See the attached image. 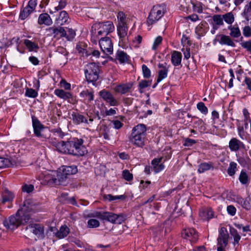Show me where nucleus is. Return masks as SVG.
Returning <instances> with one entry per match:
<instances>
[{
	"mask_svg": "<svg viewBox=\"0 0 251 251\" xmlns=\"http://www.w3.org/2000/svg\"><path fill=\"white\" fill-rule=\"evenodd\" d=\"M32 209L29 200L24 201L22 207L15 214L11 215L3 221V226L7 230H13L20 225H24L29 222L30 216L29 212Z\"/></svg>",
	"mask_w": 251,
	"mask_h": 251,
	"instance_id": "1",
	"label": "nucleus"
},
{
	"mask_svg": "<svg viewBox=\"0 0 251 251\" xmlns=\"http://www.w3.org/2000/svg\"><path fill=\"white\" fill-rule=\"evenodd\" d=\"M114 26L111 21L96 23L91 29V41L97 44L101 36H105L114 30Z\"/></svg>",
	"mask_w": 251,
	"mask_h": 251,
	"instance_id": "2",
	"label": "nucleus"
},
{
	"mask_svg": "<svg viewBox=\"0 0 251 251\" xmlns=\"http://www.w3.org/2000/svg\"><path fill=\"white\" fill-rule=\"evenodd\" d=\"M147 128L145 125L140 124L134 126L131 131L129 139L130 143L137 147L142 148L145 145Z\"/></svg>",
	"mask_w": 251,
	"mask_h": 251,
	"instance_id": "3",
	"label": "nucleus"
},
{
	"mask_svg": "<svg viewBox=\"0 0 251 251\" xmlns=\"http://www.w3.org/2000/svg\"><path fill=\"white\" fill-rule=\"evenodd\" d=\"M41 183L43 185H52L60 184L61 180L60 175L57 171L46 170L40 176Z\"/></svg>",
	"mask_w": 251,
	"mask_h": 251,
	"instance_id": "4",
	"label": "nucleus"
},
{
	"mask_svg": "<svg viewBox=\"0 0 251 251\" xmlns=\"http://www.w3.org/2000/svg\"><path fill=\"white\" fill-rule=\"evenodd\" d=\"M96 216L102 220L116 224H121L126 219V215L123 214H116L109 212H97Z\"/></svg>",
	"mask_w": 251,
	"mask_h": 251,
	"instance_id": "5",
	"label": "nucleus"
},
{
	"mask_svg": "<svg viewBox=\"0 0 251 251\" xmlns=\"http://www.w3.org/2000/svg\"><path fill=\"white\" fill-rule=\"evenodd\" d=\"M165 5H155L151 10L147 19V24L149 25H152L160 20L164 15Z\"/></svg>",
	"mask_w": 251,
	"mask_h": 251,
	"instance_id": "6",
	"label": "nucleus"
},
{
	"mask_svg": "<svg viewBox=\"0 0 251 251\" xmlns=\"http://www.w3.org/2000/svg\"><path fill=\"white\" fill-rule=\"evenodd\" d=\"M84 72L87 80L94 83L99 77V66L95 63H89L85 66Z\"/></svg>",
	"mask_w": 251,
	"mask_h": 251,
	"instance_id": "7",
	"label": "nucleus"
},
{
	"mask_svg": "<svg viewBox=\"0 0 251 251\" xmlns=\"http://www.w3.org/2000/svg\"><path fill=\"white\" fill-rule=\"evenodd\" d=\"M50 142L52 146L55 147L56 150L61 153L72 155V152H74L72 150L73 143H71V140L67 142H58L55 139L51 138Z\"/></svg>",
	"mask_w": 251,
	"mask_h": 251,
	"instance_id": "8",
	"label": "nucleus"
},
{
	"mask_svg": "<svg viewBox=\"0 0 251 251\" xmlns=\"http://www.w3.org/2000/svg\"><path fill=\"white\" fill-rule=\"evenodd\" d=\"M72 145V150L74 152L72 155L75 156H83L87 152L86 147L83 145V140L82 139L73 138L71 140Z\"/></svg>",
	"mask_w": 251,
	"mask_h": 251,
	"instance_id": "9",
	"label": "nucleus"
},
{
	"mask_svg": "<svg viewBox=\"0 0 251 251\" xmlns=\"http://www.w3.org/2000/svg\"><path fill=\"white\" fill-rule=\"evenodd\" d=\"M228 234L225 227H222L219 231L217 238V251H223L228 244Z\"/></svg>",
	"mask_w": 251,
	"mask_h": 251,
	"instance_id": "10",
	"label": "nucleus"
},
{
	"mask_svg": "<svg viewBox=\"0 0 251 251\" xmlns=\"http://www.w3.org/2000/svg\"><path fill=\"white\" fill-rule=\"evenodd\" d=\"M32 122L34 134L37 137L41 138L42 141H45L48 137L46 135L42 133V131L44 128V125L35 117H32Z\"/></svg>",
	"mask_w": 251,
	"mask_h": 251,
	"instance_id": "11",
	"label": "nucleus"
},
{
	"mask_svg": "<svg viewBox=\"0 0 251 251\" xmlns=\"http://www.w3.org/2000/svg\"><path fill=\"white\" fill-rule=\"evenodd\" d=\"M99 40L101 51L106 54H111L113 51V46L110 38L101 37Z\"/></svg>",
	"mask_w": 251,
	"mask_h": 251,
	"instance_id": "12",
	"label": "nucleus"
},
{
	"mask_svg": "<svg viewBox=\"0 0 251 251\" xmlns=\"http://www.w3.org/2000/svg\"><path fill=\"white\" fill-rule=\"evenodd\" d=\"M72 116L73 123L76 125H79L82 123L89 125L94 121V117L88 115V114L84 116L78 113L73 112Z\"/></svg>",
	"mask_w": 251,
	"mask_h": 251,
	"instance_id": "13",
	"label": "nucleus"
},
{
	"mask_svg": "<svg viewBox=\"0 0 251 251\" xmlns=\"http://www.w3.org/2000/svg\"><path fill=\"white\" fill-rule=\"evenodd\" d=\"M182 237L189 240L192 243H195L198 240V232L193 228L186 227L183 229L181 232Z\"/></svg>",
	"mask_w": 251,
	"mask_h": 251,
	"instance_id": "14",
	"label": "nucleus"
},
{
	"mask_svg": "<svg viewBox=\"0 0 251 251\" xmlns=\"http://www.w3.org/2000/svg\"><path fill=\"white\" fill-rule=\"evenodd\" d=\"M99 96L110 106H118L119 104L118 101L115 99L113 94L110 91L105 89L100 91Z\"/></svg>",
	"mask_w": 251,
	"mask_h": 251,
	"instance_id": "15",
	"label": "nucleus"
},
{
	"mask_svg": "<svg viewBox=\"0 0 251 251\" xmlns=\"http://www.w3.org/2000/svg\"><path fill=\"white\" fill-rule=\"evenodd\" d=\"M50 36H52L54 38H61L66 35V31L64 27L58 25V27L52 26L47 29Z\"/></svg>",
	"mask_w": 251,
	"mask_h": 251,
	"instance_id": "16",
	"label": "nucleus"
},
{
	"mask_svg": "<svg viewBox=\"0 0 251 251\" xmlns=\"http://www.w3.org/2000/svg\"><path fill=\"white\" fill-rule=\"evenodd\" d=\"M26 229L29 230L30 232L33 233L38 238L43 237L44 234V226L41 224H29L26 226Z\"/></svg>",
	"mask_w": 251,
	"mask_h": 251,
	"instance_id": "17",
	"label": "nucleus"
},
{
	"mask_svg": "<svg viewBox=\"0 0 251 251\" xmlns=\"http://www.w3.org/2000/svg\"><path fill=\"white\" fill-rule=\"evenodd\" d=\"M218 42L221 45H226L234 47L235 44L233 40L229 36L224 34H218L216 36L214 40V43Z\"/></svg>",
	"mask_w": 251,
	"mask_h": 251,
	"instance_id": "18",
	"label": "nucleus"
},
{
	"mask_svg": "<svg viewBox=\"0 0 251 251\" xmlns=\"http://www.w3.org/2000/svg\"><path fill=\"white\" fill-rule=\"evenodd\" d=\"M169 67L170 65H168L166 62L158 64V68L159 70L157 78V83L160 82L167 77Z\"/></svg>",
	"mask_w": 251,
	"mask_h": 251,
	"instance_id": "19",
	"label": "nucleus"
},
{
	"mask_svg": "<svg viewBox=\"0 0 251 251\" xmlns=\"http://www.w3.org/2000/svg\"><path fill=\"white\" fill-rule=\"evenodd\" d=\"M77 169L75 166L63 167L62 172H58L60 175V178L62 182L67 178V176L75 174L77 173Z\"/></svg>",
	"mask_w": 251,
	"mask_h": 251,
	"instance_id": "20",
	"label": "nucleus"
},
{
	"mask_svg": "<svg viewBox=\"0 0 251 251\" xmlns=\"http://www.w3.org/2000/svg\"><path fill=\"white\" fill-rule=\"evenodd\" d=\"M228 147L231 151H237L240 149H245V144L236 138H232L229 142Z\"/></svg>",
	"mask_w": 251,
	"mask_h": 251,
	"instance_id": "21",
	"label": "nucleus"
},
{
	"mask_svg": "<svg viewBox=\"0 0 251 251\" xmlns=\"http://www.w3.org/2000/svg\"><path fill=\"white\" fill-rule=\"evenodd\" d=\"M162 157L154 158L151 162V170L155 174L158 173L165 168L164 162H162Z\"/></svg>",
	"mask_w": 251,
	"mask_h": 251,
	"instance_id": "22",
	"label": "nucleus"
},
{
	"mask_svg": "<svg viewBox=\"0 0 251 251\" xmlns=\"http://www.w3.org/2000/svg\"><path fill=\"white\" fill-rule=\"evenodd\" d=\"M69 23V16L65 11H62L55 20V24L61 26Z\"/></svg>",
	"mask_w": 251,
	"mask_h": 251,
	"instance_id": "23",
	"label": "nucleus"
},
{
	"mask_svg": "<svg viewBox=\"0 0 251 251\" xmlns=\"http://www.w3.org/2000/svg\"><path fill=\"white\" fill-rule=\"evenodd\" d=\"M23 42L29 52H37L39 49L38 44L35 41H32L28 39H25Z\"/></svg>",
	"mask_w": 251,
	"mask_h": 251,
	"instance_id": "24",
	"label": "nucleus"
},
{
	"mask_svg": "<svg viewBox=\"0 0 251 251\" xmlns=\"http://www.w3.org/2000/svg\"><path fill=\"white\" fill-rule=\"evenodd\" d=\"M15 197L14 194L7 189L4 190L1 194L2 203H11Z\"/></svg>",
	"mask_w": 251,
	"mask_h": 251,
	"instance_id": "25",
	"label": "nucleus"
},
{
	"mask_svg": "<svg viewBox=\"0 0 251 251\" xmlns=\"http://www.w3.org/2000/svg\"><path fill=\"white\" fill-rule=\"evenodd\" d=\"M38 23L40 25H50L52 24V21L48 14L42 13L39 16Z\"/></svg>",
	"mask_w": 251,
	"mask_h": 251,
	"instance_id": "26",
	"label": "nucleus"
},
{
	"mask_svg": "<svg viewBox=\"0 0 251 251\" xmlns=\"http://www.w3.org/2000/svg\"><path fill=\"white\" fill-rule=\"evenodd\" d=\"M182 59V54L180 52L174 50L171 54V62L175 66L180 65Z\"/></svg>",
	"mask_w": 251,
	"mask_h": 251,
	"instance_id": "27",
	"label": "nucleus"
},
{
	"mask_svg": "<svg viewBox=\"0 0 251 251\" xmlns=\"http://www.w3.org/2000/svg\"><path fill=\"white\" fill-rule=\"evenodd\" d=\"M251 199L247 197L243 199L241 197H238L236 199V202L240 204L243 208L246 210H250L251 208V203H250Z\"/></svg>",
	"mask_w": 251,
	"mask_h": 251,
	"instance_id": "28",
	"label": "nucleus"
},
{
	"mask_svg": "<svg viewBox=\"0 0 251 251\" xmlns=\"http://www.w3.org/2000/svg\"><path fill=\"white\" fill-rule=\"evenodd\" d=\"M214 168V164L212 162H202L198 166V172L200 174L213 169Z\"/></svg>",
	"mask_w": 251,
	"mask_h": 251,
	"instance_id": "29",
	"label": "nucleus"
},
{
	"mask_svg": "<svg viewBox=\"0 0 251 251\" xmlns=\"http://www.w3.org/2000/svg\"><path fill=\"white\" fill-rule=\"evenodd\" d=\"M70 233L69 228L66 225L62 226L59 230L55 233V236L59 239L66 237Z\"/></svg>",
	"mask_w": 251,
	"mask_h": 251,
	"instance_id": "30",
	"label": "nucleus"
},
{
	"mask_svg": "<svg viewBox=\"0 0 251 251\" xmlns=\"http://www.w3.org/2000/svg\"><path fill=\"white\" fill-rule=\"evenodd\" d=\"M228 29L230 30V36L234 38H238L241 36L240 30L237 25H230L228 27Z\"/></svg>",
	"mask_w": 251,
	"mask_h": 251,
	"instance_id": "31",
	"label": "nucleus"
},
{
	"mask_svg": "<svg viewBox=\"0 0 251 251\" xmlns=\"http://www.w3.org/2000/svg\"><path fill=\"white\" fill-rule=\"evenodd\" d=\"M119 37V45L123 48H126L128 44L127 33L118 34Z\"/></svg>",
	"mask_w": 251,
	"mask_h": 251,
	"instance_id": "32",
	"label": "nucleus"
},
{
	"mask_svg": "<svg viewBox=\"0 0 251 251\" xmlns=\"http://www.w3.org/2000/svg\"><path fill=\"white\" fill-rule=\"evenodd\" d=\"M54 94L60 99L67 100L71 98V93L66 92L62 89H56L54 90Z\"/></svg>",
	"mask_w": 251,
	"mask_h": 251,
	"instance_id": "33",
	"label": "nucleus"
},
{
	"mask_svg": "<svg viewBox=\"0 0 251 251\" xmlns=\"http://www.w3.org/2000/svg\"><path fill=\"white\" fill-rule=\"evenodd\" d=\"M129 56L127 54L122 50H118L116 54V59L118 60L121 63L126 62L128 59Z\"/></svg>",
	"mask_w": 251,
	"mask_h": 251,
	"instance_id": "34",
	"label": "nucleus"
},
{
	"mask_svg": "<svg viewBox=\"0 0 251 251\" xmlns=\"http://www.w3.org/2000/svg\"><path fill=\"white\" fill-rule=\"evenodd\" d=\"M131 87V85L128 84H122L116 86L115 88V90L118 93L124 94L129 92Z\"/></svg>",
	"mask_w": 251,
	"mask_h": 251,
	"instance_id": "35",
	"label": "nucleus"
},
{
	"mask_svg": "<svg viewBox=\"0 0 251 251\" xmlns=\"http://www.w3.org/2000/svg\"><path fill=\"white\" fill-rule=\"evenodd\" d=\"M239 180L243 185H246L249 183L250 181L249 177L245 170H242L241 171L239 176Z\"/></svg>",
	"mask_w": 251,
	"mask_h": 251,
	"instance_id": "36",
	"label": "nucleus"
},
{
	"mask_svg": "<svg viewBox=\"0 0 251 251\" xmlns=\"http://www.w3.org/2000/svg\"><path fill=\"white\" fill-rule=\"evenodd\" d=\"M237 164L236 163L233 161L230 162L229 167L227 169V173L229 176H232L235 174L237 170Z\"/></svg>",
	"mask_w": 251,
	"mask_h": 251,
	"instance_id": "37",
	"label": "nucleus"
},
{
	"mask_svg": "<svg viewBox=\"0 0 251 251\" xmlns=\"http://www.w3.org/2000/svg\"><path fill=\"white\" fill-rule=\"evenodd\" d=\"M80 96L81 97L86 98L88 99V101H91L94 100V92L89 91L88 90L83 91L80 93Z\"/></svg>",
	"mask_w": 251,
	"mask_h": 251,
	"instance_id": "38",
	"label": "nucleus"
},
{
	"mask_svg": "<svg viewBox=\"0 0 251 251\" xmlns=\"http://www.w3.org/2000/svg\"><path fill=\"white\" fill-rule=\"evenodd\" d=\"M33 11L32 10L30 9L29 7L26 6L22 10H21L19 18L24 20Z\"/></svg>",
	"mask_w": 251,
	"mask_h": 251,
	"instance_id": "39",
	"label": "nucleus"
},
{
	"mask_svg": "<svg viewBox=\"0 0 251 251\" xmlns=\"http://www.w3.org/2000/svg\"><path fill=\"white\" fill-rule=\"evenodd\" d=\"M125 198V196L124 195H120V196H112L111 194L104 195L103 196V199L105 200H108L109 201H115L117 200H124Z\"/></svg>",
	"mask_w": 251,
	"mask_h": 251,
	"instance_id": "40",
	"label": "nucleus"
},
{
	"mask_svg": "<svg viewBox=\"0 0 251 251\" xmlns=\"http://www.w3.org/2000/svg\"><path fill=\"white\" fill-rule=\"evenodd\" d=\"M25 96L27 97L35 98L38 96V92L36 90L32 88H27L26 89Z\"/></svg>",
	"mask_w": 251,
	"mask_h": 251,
	"instance_id": "41",
	"label": "nucleus"
},
{
	"mask_svg": "<svg viewBox=\"0 0 251 251\" xmlns=\"http://www.w3.org/2000/svg\"><path fill=\"white\" fill-rule=\"evenodd\" d=\"M162 42V37L161 36H157L153 43L151 49L153 50H156Z\"/></svg>",
	"mask_w": 251,
	"mask_h": 251,
	"instance_id": "42",
	"label": "nucleus"
},
{
	"mask_svg": "<svg viewBox=\"0 0 251 251\" xmlns=\"http://www.w3.org/2000/svg\"><path fill=\"white\" fill-rule=\"evenodd\" d=\"M100 226V222L98 220L91 219L87 222V227L89 228H96Z\"/></svg>",
	"mask_w": 251,
	"mask_h": 251,
	"instance_id": "43",
	"label": "nucleus"
},
{
	"mask_svg": "<svg viewBox=\"0 0 251 251\" xmlns=\"http://www.w3.org/2000/svg\"><path fill=\"white\" fill-rule=\"evenodd\" d=\"M200 214L201 215H202L204 217V219L209 220L213 218L214 213L211 209H207L201 213Z\"/></svg>",
	"mask_w": 251,
	"mask_h": 251,
	"instance_id": "44",
	"label": "nucleus"
},
{
	"mask_svg": "<svg viewBox=\"0 0 251 251\" xmlns=\"http://www.w3.org/2000/svg\"><path fill=\"white\" fill-rule=\"evenodd\" d=\"M151 83L146 80H142L139 83L138 85L139 91L140 93H143V90L145 89L150 86Z\"/></svg>",
	"mask_w": 251,
	"mask_h": 251,
	"instance_id": "45",
	"label": "nucleus"
},
{
	"mask_svg": "<svg viewBox=\"0 0 251 251\" xmlns=\"http://www.w3.org/2000/svg\"><path fill=\"white\" fill-rule=\"evenodd\" d=\"M237 131L238 135L241 139L244 140L247 138V133L244 130L243 126H238Z\"/></svg>",
	"mask_w": 251,
	"mask_h": 251,
	"instance_id": "46",
	"label": "nucleus"
},
{
	"mask_svg": "<svg viewBox=\"0 0 251 251\" xmlns=\"http://www.w3.org/2000/svg\"><path fill=\"white\" fill-rule=\"evenodd\" d=\"M230 233L231 235L233 237L234 244H238L241 239V236L238 234L237 231L236 229H233V230L230 231Z\"/></svg>",
	"mask_w": 251,
	"mask_h": 251,
	"instance_id": "47",
	"label": "nucleus"
},
{
	"mask_svg": "<svg viewBox=\"0 0 251 251\" xmlns=\"http://www.w3.org/2000/svg\"><path fill=\"white\" fill-rule=\"evenodd\" d=\"M224 19L225 21L228 24H231L234 20L233 15L230 12L224 15Z\"/></svg>",
	"mask_w": 251,
	"mask_h": 251,
	"instance_id": "48",
	"label": "nucleus"
},
{
	"mask_svg": "<svg viewBox=\"0 0 251 251\" xmlns=\"http://www.w3.org/2000/svg\"><path fill=\"white\" fill-rule=\"evenodd\" d=\"M197 108L201 113L206 114L208 113V109L202 102H199L197 105Z\"/></svg>",
	"mask_w": 251,
	"mask_h": 251,
	"instance_id": "49",
	"label": "nucleus"
},
{
	"mask_svg": "<svg viewBox=\"0 0 251 251\" xmlns=\"http://www.w3.org/2000/svg\"><path fill=\"white\" fill-rule=\"evenodd\" d=\"M143 76L145 78H148L151 75V72L150 69L145 64L142 66Z\"/></svg>",
	"mask_w": 251,
	"mask_h": 251,
	"instance_id": "50",
	"label": "nucleus"
},
{
	"mask_svg": "<svg viewBox=\"0 0 251 251\" xmlns=\"http://www.w3.org/2000/svg\"><path fill=\"white\" fill-rule=\"evenodd\" d=\"M122 176L123 178L127 181H131L133 179V175L127 170H125L123 171Z\"/></svg>",
	"mask_w": 251,
	"mask_h": 251,
	"instance_id": "51",
	"label": "nucleus"
},
{
	"mask_svg": "<svg viewBox=\"0 0 251 251\" xmlns=\"http://www.w3.org/2000/svg\"><path fill=\"white\" fill-rule=\"evenodd\" d=\"M34 190V186L32 184H25L22 186V192L30 193L32 192Z\"/></svg>",
	"mask_w": 251,
	"mask_h": 251,
	"instance_id": "52",
	"label": "nucleus"
},
{
	"mask_svg": "<svg viewBox=\"0 0 251 251\" xmlns=\"http://www.w3.org/2000/svg\"><path fill=\"white\" fill-rule=\"evenodd\" d=\"M117 19L119 21L118 25H121L122 23L123 25H126L125 20H126V15L125 13L123 12H119L118 13Z\"/></svg>",
	"mask_w": 251,
	"mask_h": 251,
	"instance_id": "53",
	"label": "nucleus"
},
{
	"mask_svg": "<svg viewBox=\"0 0 251 251\" xmlns=\"http://www.w3.org/2000/svg\"><path fill=\"white\" fill-rule=\"evenodd\" d=\"M244 13L246 19L248 21V17L251 16V1L245 6Z\"/></svg>",
	"mask_w": 251,
	"mask_h": 251,
	"instance_id": "54",
	"label": "nucleus"
},
{
	"mask_svg": "<svg viewBox=\"0 0 251 251\" xmlns=\"http://www.w3.org/2000/svg\"><path fill=\"white\" fill-rule=\"evenodd\" d=\"M75 34V32L74 30L69 28L67 32H66V35L64 37H66L68 40L71 41L74 38Z\"/></svg>",
	"mask_w": 251,
	"mask_h": 251,
	"instance_id": "55",
	"label": "nucleus"
},
{
	"mask_svg": "<svg viewBox=\"0 0 251 251\" xmlns=\"http://www.w3.org/2000/svg\"><path fill=\"white\" fill-rule=\"evenodd\" d=\"M128 32V27L126 26V25H123L122 23L121 25H118L117 26V33L118 34L121 33H127Z\"/></svg>",
	"mask_w": 251,
	"mask_h": 251,
	"instance_id": "56",
	"label": "nucleus"
},
{
	"mask_svg": "<svg viewBox=\"0 0 251 251\" xmlns=\"http://www.w3.org/2000/svg\"><path fill=\"white\" fill-rule=\"evenodd\" d=\"M9 162L8 158L0 157V169L9 167V165L10 164Z\"/></svg>",
	"mask_w": 251,
	"mask_h": 251,
	"instance_id": "57",
	"label": "nucleus"
},
{
	"mask_svg": "<svg viewBox=\"0 0 251 251\" xmlns=\"http://www.w3.org/2000/svg\"><path fill=\"white\" fill-rule=\"evenodd\" d=\"M213 20L215 24L218 25L223 24V19L220 15H214L213 17Z\"/></svg>",
	"mask_w": 251,
	"mask_h": 251,
	"instance_id": "58",
	"label": "nucleus"
},
{
	"mask_svg": "<svg viewBox=\"0 0 251 251\" xmlns=\"http://www.w3.org/2000/svg\"><path fill=\"white\" fill-rule=\"evenodd\" d=\"M243 34L246 37L251 36V27L249 25L245 26L243 29Z\"/></svg>",
	"mask_w": 251,
	"mask_h": 251,
	"instance_id": "59",
	"label": "nucleus"
},
{
	"mask_svg": "<svg viewBox=\"0 0 251 251\" xmlns=\"http://www.w3.org/2000/svg\"><path fill=\"white\" fill-rule=\"evenodd\" d=\"M241 46L251 53V41H248L241 43Z\"/></svg>",
	"mask_w": 251,
	"mask_h": 251,
	"instance_id": "60",
	"label": "nucleus"
},
{
	"mask_svg": "<svg viewBox=\"0 0 251 251\" xmlns=\"http://www.w3.org/2000/svg\"><path fill=\"white\" fill-rule=\"evenodd\" d=\"M60 85L61 87H62L67 90H69L71 89V84L66 82L64 79H62L61 80Z\"/></svg>",
	"mask_w": 251,
	"mask_h": 251,
	"instance_id": "61",
	"label": "nucleus"
},
{
	"mask_svg": "<svg viewBox=\"0 0 251 251\" xmlns=\"http://www.w3.org/2000/svg\"><path fill=\"white\" fill-rule=\"evenodd\" d=\"M227 213L231 216H234L236 212V208L232 205H230L227 206L226 208Z\"/></svg>",
	"mask_w": 251,
	"mask_h": 251,
	"instance_id": "62",
	"label": "nucleus"
},
{
	"mask_svg": "<svg viewBox=\"0 0 251 251\" xmlns=\"http://www.w3.org/2000/svg\"><path fill=\"white\" fill-rule=\"evenodd\" d=\"M111 123L113 125V127L116 129H119L123 126V124L117 120H113Z\"/></svg>",
	"mask_w": 251,
	"mask_h": 251,
	"instance_id": "63",
	"label": "nucleus"
},
{
	"mask_svg": "<svg viewBox=\"0 0 251 251\" xmlns=\"http://www.w3.org/2000/svg\"><path fill=\"white\" fill-rule=\"evenodd\" d=\"M66 4H67V2H66V0H61L59 2L58 5L57 6H56L54 7L55 10L56 11H58L59 10L63 9L66 6Z\"/></svg>",
	"mask_w": 251,
	"mask_h": 251,
	"instance_id": "64",
	"label": "nucleus"
}]
</instances>
